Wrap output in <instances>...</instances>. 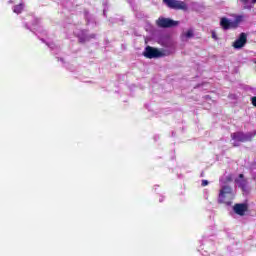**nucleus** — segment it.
I'll return each instance as SVG.
<instances>
[{
    "label": "nucleus",
    "instance_id": "1",
    "mask_svg": "<svg viewBox=\"0 0 256 256\" xmlns=\"http://www.w3.org/2000/svg\"><path fill=\"white\" fill-rule=\"evenodd\" d=\"M233 199H235L233 188H231L229 185L222 186L218 194V203L220 205L224 204L230 206L233 203Z\"/></svg>",
    "mask_w": 256,
    "mask_h": 256
},
{
    "label": "nucleus",
    "instance_id": "2",
    "mask_svg": "<svg viewBox=\"0 0 256 256\" xmlns=\"http://www.w3.org/2000/svg\"><path fill=\"white\" fill-rule=\"evenodd\" d=\"M256 136V131L244 133V132H234L231 134V139L233 141H238L239 143H247L249 141H253V138Z\"/></svg>",
    "mask_w": 256,
    "mask_h": 256
},
{
    "label": "nucleus",
    "instance_id": "3",
    "mask_svg": "<svg viewBox=\"0 0 256 256\" xmlns=\"http://www.w3.org/2000/svg\"><path fill=\"white\" fill-rule=\"evenodd\" d=\"M164 5L168 9H174L175 11H187L189 7L184 1L181 0H162Z\"/></svg>",
    "mask_w": 256,
    "mask_h": 256
},
{
    "label": "nucleus",
    "instance_id": "4",
    "mask_svg": "<svg viewBox=\"0 0 256 256\" xmlns=\"http://www.w3.org/2000/svg\"><path fill=\"white\" fill-rule=\"evenodd\" d=\"M143 55L146 59H159V57H163V52L157 48L146 46Z\"/></svg>",
    "mask_w": 256,
    "mask_h": 256
},
{
    "label": "nucleus",
    "instance_id": "5",
    "mask_svg": "<svg viewBox=\"0 0 256 256\" xmlns=\"http://www.w3.org/2000/svg\"><path fill=\"white\" fill-rule=\"evenodd\" d=\"M156 24L162 29H169L170 27H176V25H179V22L171 20L170 18H158Z\"/></svg>",
    "mask_w": 256,
    "mask_h": 256
},
{
    "label": "nucleus",
    "instance_id": "6",
    "mask_svg": "<svg viewBox=\"0 0 256 256\" xmlns=\"http://www.w3.org/2000/svg\"><path fill=\"white\" fill-rule=\"evenodd\" d=\"M245 45H247V34L245 32H242L240 33L238 39L233 42L232 47L234 49H243Z\"/></svg>",
    "mask_w": 256,
    "mask_h": 256
},
{
    "label": "nucleus",
    "instance_id": "7",
    "mask_svg": "<svg viewBox=\"0 0 256 256\" xmlns=\"http://www.w3.org/2000/svg\"><path fill=\"white\" fill-rule=\"evenodd\" d=\"M233 211L236 213V215H240V217H243L247 211H249V205L245 203H237L233 206Z\"/></svg>",
    "mask_w": 256,
    "mask_h": 256
},
{
    "label": "nucleus",
    "instance_id": "8",
    "mask_svg": "<svg viewBox=\"0 0 256 256\" xmlns=\"http://www.w3.org/2000/svg\"><path fill=\"white\" fill-rule=\"evenodd\" d=\"M241 21H243V16H236L234 21H230V29H237L241 25Z\"/></svg>",
    "mask_w": 256,
    "mask_h": 256
},
{
    "label": "nucleus",
    "instance_id": "9",
    "mask_svg": "<svg viewBox=\"0 0 256 256\" xmlns=\"http://www.w3.org/2000/svg\"><path fill=\"white\" fill-rule=\"evenodd\" d=\"M220 25L224 31H228L230 29L231 21L225 17L221 18Z\"/></svg>",
    "mask_w": 256,
    "mask_h": 256
},
{
    "label": "nucleus",
    "instance_id": "10",
    "mask_svg": "<svg viewBox=\"0 0 256 256\" xmlns=\"http://www.w3.org/2000/svg\"><path fill=\"white\" fill-rule=\"evenodd\" d=\"M90 39H95V34H91L90 36H79L80 43H85V41H89Z\"/></svg>",
    "mask_w": 256,
    "mask_h": 256
},
{
    "label": "nucleus",
    "instance_id": "11",
    "mask_svg": "<svg viewBox=\"0 0 256 256\" xmlns=\"http://www.w3.org/2000/svg\"><path fill=\"white\" fill-rule=\"evenodd\" d=\"M23 7V3L14 6V13H17V15H19V13H23Z\"/></svg>",
    "mask_w": 256,
    "mask_h": 256
},
{
    "label": "nucleus",
    "instance_id": "12",
    "mask_svg": "<svg viewBox=\"0 0 256 256\" xmlns=\"http://www.w3.org/2000/svg\"><path fill=\"white\" fill-rule=\"evenodd\" d=\"M184 36L186 37V39H192V37H195V34L193 33L192 29H189Z\"/></svg>",
    "mask_w": 256,
    "mask_h": 256
},
{
    "label": "nucleus",
    "instance_id": "13",
    "mask_svg": "<svg viewBox=\"0 0 256 256\" xmlns=\"http://www.w3.org/2000/svg\"><path fill=\"white\" fill-rule=\"evenodd\" d=\"M232 181H233V174H229L227 177H226V179H225V181L223 182L224 184H226V183H232Z\"/></svg>",
    "mask_w": 256,
    "mask_h": 256
},
{
    "label": "nucleus",
    "instance_id": "14",
    "mask_svg": "<svg viewBox=\"0 0 256 256\" xmlns=\"http://www.w3.org/2000/svg\"><path fill=\"white\" fill-rule=\"evenodd\" d=\"M212 39H214L215 41H217V39H219L218 37H217V33L214 31V30H212Z\"/></svg>",
    "mask_w": 256,
    "mask_h": 256
},
{
    "label": "nucleus",
    "instance_id": "15",
    "mask_svg": "<svg viewBox=\"0 0 256 256\" xmlns=\"http://www.w3.org/2000/svg\"><path fill=\"white\" fill-rule=\"evenodd\" d=\"M202 187H207V185H209V181L207 180H202Z\"/></svg>",
    "mask_w": 256,
    "mask_h": 256
},
{
    "label": "nucleus",
    "instance_id": "16",
    "mask_svg": "<svg viewBox=\"0 0 256 256\" xmlns=\"http://www.w3.org/2000/svg\"><path fill=\"white\" fill-rule=\"evenodd\" d=\"M247 1L249 0H241V3H243V5H247ZM252 3L255 4L256 0H252Z\"/></svg>",
    "mask_w": 256,
    "mask_h": 256
},
{
    "label": "nucleus",
    "instance_id": "17",
    "mask_svg": "<svg viewBox=\"0 0 256 256\" xmlns=\"http://www.w3.org/2000/svg\"><path fill=\"white\" fill-rule=\"evenodd\" d=\"M252 105H253L254 107H256V97H255V96L252 97Z\"/></svg>",
    "mask_w": 256,
    "mask_h": 256
},
{
    "label": "nucleus",
    "instance_id": "18",
    "mask_svg": "<svg viewBox=\"0 0 256 256\" xmlns=\"http://www.w3.org/2000/svg\"><path fill=\"white\" fill-rule=\"evenodd\" d=\"M233 147H239V143L234 142V143H233Z\"/></svg>",
    "mask_w": 256,
    "mask_h": 256
},
{
    "label": "nucleus",
    "instance_id": "19",
    "mask_svg": "<svg viewBox=\"0 0 256 256\" xmlns=\"http://www.w3.org/2000/svg\"><path fill=\"white\" fill-rule=\"evenodd\" d=\"M244 175L243 174H239V179H244Z\"/></svg>",
    "mask_w": 256,
    "mask_h": 256
}]
</instances>
